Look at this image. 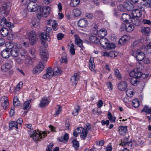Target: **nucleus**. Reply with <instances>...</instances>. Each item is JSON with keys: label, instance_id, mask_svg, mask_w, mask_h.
Instances as JSON below:
<instances>
[{"label": "nucleus", "instance_id": "12", "mask_svg": "<svg viewBox=\"0 0 151 151\" xmlns=\"http://www.w3.org/2000/svg\"><path fill=\"white\" fill-rule=\"evenodd\" d=\"M127 86V83L125 81H122L118 83L117 86L118 89L121 91L126 90Z\"/></svg>", "mask_w": 151, "mask_h": 151}, {"label": "nucleus", "instance_id": "46", "mask_svg": "<svg viewBox=\"0 0 151 151\" xmlns=\"http://www.w3.org/2000/svg\"><path fill=\"white\" fill-rule=\"evenodd\" d=\"M31 102V100L30 99L28 101H25L24 104L23 109L24 110L27 109L28 108H30L31 106H29L30 103Z\"/></svg>", "mask_w": 151, "mask_h": 151}, {"label": "nucleus", "instance_id": "25", "mask_svg": "<svg viewBox=\"0 0 151 151\" xmlns=\"http://www.w3.org/2000/svg\"><path fill=\"white\" fill-rule=\"evenodd\" d=\"M97 34L99 37H104L106 35L107 32L105 29H101L98 32Z\"/></svg>", "mask_w": 151, "mask_h": 151}, {"label": "nucleus", "instance_id": "41", "mask_svg": "<svg viewBox=\"0 0 151 151\" xmlns=\"http://www.w3.org/2000/svg\"><path fill=\"white\" fill-rule=\"evenodd\" d=\"M114 75L119 80L121 79L122 76L119 70L117 68H115L114 69Z\"/></svg>", "mask_w": 151, "mask_h": 151}, {"label": "nucleus", "instance_id": "27", "mask_svg": "<svg viewBox=\"0 0 151 151\" xmlns=\"http://www.w3.org/2000/svg\"><path fill=\"white\" fill-rule=\"evenodd\" d=\"M141 29L142 33L146 36H147L150 32V28L149 27H143Z\"/></svg>", "mask_w": 151, "mask_h": 151}, {"label": "nucleus", "instance_id": "53", "mask_svg": "<svg viewBox=\"0 0 151 151\" xmlns=\"http://www.w3.org/2000/svg\"><path fill=\"white\" fill-rule=\"evenodd\" d=\"M13 104L14 106H19L20 105V101L17 96H16L14 97Z\"/></svg>", "mask_w": 151, "mask_h": 151}, {"label": "nucleus", "instance_id": "9", "mask_svg": "<svg viewBox=\"0 0 151 151\" xmlns=\"http://www.w3.org/2000/svg\"><path fill=\"white\" fill-rule=\"evenodd\" d=\"M29 3L27 6V8L29 11L30 12H34L37 11L39 7L37 4L34 1H31Z\"/></svg>", "mask_w": 151, "mask_h": 151}, {"label": "nucleus", "instance_id": "21", "mask_svg": "<svg viewBox=\"0 0 151 151\" xmlns=\"http://www.w3.org/2000/svg\"><path fill=\"white\" fill-rule=\"evenodd\" d=\"M121 18L122 20L126 23L128 22L129 21H130L131 17L127 14L123 13L121 16Z\"/></svg>", "mask_w": 151, "mask_h": 151}, {"label": "nucleus", "instance_id": "56", "mask_svg": "<svg viewBox=\"0 0 151 151\" xmlns=\"http://www.w3.org/2000/svg\"><path fill=\"white\" fill-rule=\"evenodd\" d=\"M50 12V8L48 6H46L43 9V14L47 15L49 14Z\"/></svg>", "mask_w": 151, "mask_h": 151}, {"label": "nucleus", "instance_id": "8", "mask_svg": "<svg viewBox=\"0 0 151 151\" xmlns=\"http://www.w3.org/2000/svg\"><path fill=\"white\" fill-rule=\"evenodd\" d=\"M143 67H142L141 64L139 63L137 65V69H136V78H145L147 77V76L143 74L141 70H142Z\"/></svg>", "mask_w": 151, "mask_h": 151}, {"label": "nucleus", "instance_id": "42", "mask_svg": "<svg viewBox=\"0 0 151 151\" xmlns=\"http://www.w3.org/2000/svg\"><path fill=\"white\" fill-rule=\"evenodd\" d=\"M82 127H78L76 129L74 130L73 132V135L74 136L76 137L78 136V134L81 132Z\"/></svg>", "mask_w": 151, "mask_h": 151}, {"label": "nucleus", "instance_id": "11", "mask_svg": "<svg viewBox=\"0 0 151 151\" xmlns=\"http://www.w3.org/2000/svg\"><path fill=\"white\" fill-rule=\"evenodd\" d=\"M53 76L52 69L50 67H48L46 69V72L44 74L42 77L45 79H49Z\"/></svg>", "mask_w": 151, "mask_h": 151}, {"label": "nucleus", "instance_id": "52", "mask_svg": "<svg viewBox=\"0 0 151 151\" xmlns=\"http://www.w3.org/2000/svg\"><path fill=\"white\" fill-rule=\"evenodd\" d=\"M80 2V0H71L70 5L73 7H76Z\"/></svg>", "mask_w": 151, "mask_h": 151}, {"label": "nucleus", "instance_id": "28", "mask_svg": "<svg viewBox=\"0 0 151 151\" xmlns=\"http://www.w3.org/2000/svg\"><path fill=\"white\" fill-rule=\"evenodd\" d=\"M124 7L128 11L131 10L133 8V5L129 2H124Z\"/></svg>", "mask_w": 151, "mask_h": 151}, {"label": "nucleus", "instance_id": "20", "mask_svg": "<svg viewBox=\"0 0 151 151\" xmlns=\"http://www.w3.org/2000/svg\"><path fill=\"white\" fill-rule=\"evenodd\" d=\"M141 44V43L139 41H135L134 42L132 45V53L133 50H134V51H138L139 50L138 47H140Z\"/></svg>", "mask_w": 151, "mask_h": 151}, {"label": "nucleus", "instance_id": "24", "mask_svg": "<svg viewBox=\"0 0 151 151\" xmlns=\"http://www.w3.org/2000/svg\"><path fill=\"white\" fill-rule=\"evenodd\" d=\"M129 39V37L128 36L126 35H124L119 39L118 43L120 44H124L126 43Z\"/></svg>", "mask_w": 151, "mask_h": 151}, {"label": "nucleus", "instance_id": "43", "mask_svg": "<svg viewBox=\"0 0 151 151\" xmlns=\"http://www.w3.org/2000/svg\"><path fill=\"white\" fill-rule=\"evenodd\" d=\"M82 132L81 135V138L83 139H85L87 134V129H83L82 128Z\"/></svg>", "mask_w": 151, "mask_h": 151}, {"label": "nucleus", "instance_id": "26", "mask_svg": "<svg viewBox=\"0 0 151 151\" xmlns=\"http://www.w3.org/2000/svg\"><path fill=\"white\" fill-rule=\"evenodd\" d=\"M100 44L101 46L104 48L106 46V45L108 42V40L106 38L102 37L99 40Z\"/></svg>", "mask_w": 151, "mask_h": 151}, {"label": "nucleus", "instance_id": "2", "mask_svg": "<svg viewBox=\"0 0 151 151\" xmlns=\"http://www.w3.org/2000/svg\"><path fill=\"white\" fill-rule=\"evenodd\" d=\"M13 62L11 60L9 63H7L2 65L1 67V71L4 72H9V74H12L13 71L11 69L13 67Z\"/></svg>", "mask_w": 151, "mask_h": 151}, {"label": "nucleus", "instance_id": "51", "mask_svg": "<svg viewBox=\"0 0 151 151\" xmlns=\"http://www.w3.org/2000/svg\"><path fill=\"white\" fill-rule=\"evenodd\" d=\"M92 112L94 114L99 115L101 114L102 112L101 109L96 107L92 109Z\"/></svg>", "mask_w": 151, "mask_h": 151}, {"label": "nucleus", "instance_id": "3", "mask_svg": "<svg viewBox=\"0 0 151 151\" xmlns=\"http://www.w3.org/2000/svg\"><path fill=\"white\" fill-rule=\"evenodd\" d=\"M22 45L19 43L15 44V45L10 51L11 55L14 57H16L19 54V50L22 48Z\"/></svg>", "mask_w": 151, "mask_h": 151}, {"label": "nucleus", "instance_id": "38", "mask_svg": "<svg viewBox=\"0 0 151 151\" xmlns=\"http://www.w3.org/2000/svg\"><path fill=\"white\" fill-rule=\"evenodd\" d=\"M115 47V45L112 43H110L109 41L106 45L104 48L107 49H112Z\"/></svg>", "mask_w": 151, "mask_h": 151}, {"label": "nucleus", "instance_id": "40", "mask_svg": "<svg viewBox=\"0 0 151 151\" xmlns=\"http://www.w3.org/2000/svg\"><path fill=\"white\" fill-rule=\"evenodd\" d=\"M40 38L42 39L46 40L48 41H50V39L49 38V37L47 36V34L45 32H42L41 33L40 35Z\"/></svg>", "mask_w": 151, "mask_h": 151}, {"label": "nucleus", "instance_id": "4", "mask_svg": "<svg viewBox=\"0 0 151 151\" xmlns=\"http://www.w3.org/2000/svg\"><path fill=\"white\" fill-rule=\"evenodd\" d=\"M11 4L10 2H8L4 4L2 7L0 9V12L2 14L7 15L9 13L11 9Z\"/></svg>", "mask_w": 151, "mask_h": 151}, {"label": "nucleus", "instance_id": "29", "mask_svg": "<svg viewBox=\"0 0 151 151\" xmlns=\"http://www.w3.org/2000/svg\"><path fill=\"white\" fill-rule=\"evenodd\" d=\"M90 40L92 43L97 44L99 42V39L95 35H91L89 38Z\"/></svg>", "mask_w": 151, "mask_h": 151}, {"label": "nucleus", "instance_id": "7", "mask_svg": "<svg viewBox=\"0 0 151 151\" xmlns=\"http://www.w3.org/2000/svg\"><path fill=\"white\" fill-rule=\"evenodd\" d=\"M132 54L133 56L136 57L137 60L139 61H142L145 57V54L143 52L138 51H134L133 50Z\"/></svg>", "mask_w": 151, "mask_h": 151}, {"label": "nucleus", "instance_id": "47", "mask_svg": "<svg viewBox=\"0 0 151 151\" xmlns=\"http://www.w3.org/2000/svg\"><path fill=\"white\" fill-rule=\"evenodd\" d=\"M56 110L55 111V115H58L60 114L61 112L62 107L60 105H57L56 107Z\"/></svg>", "mask_w": 151, "mask_h": 151}, {"label": "nucleus", "instance_id": "49", "mask_svg": "<svg viewBox=\"0 0 151 151\" xmlns=\"http://www.w3.org/2000/svg\"><path fill=\"white\" fill-rule=\"evenodd\" d=\"M80 109V108L79 106H76L72 112V114L74 116L77 115Z\"/></svg>", "mask_w": 151, "mask_h": 151}, {"label": "nucleus", "instance_id": "39", "mask_svg": "<svg viewBox=\"0 0 151 151\" xmlns=\"http://www.w3.org/2000/svg\"><path fill=\"white\" fill-rule=\"evenodd\" d=\"M89 69L91 70H94V68L95 67V65L94 64V62H93V58H91L89 62Z\"/></svg>", "mask_w": 151, "mask_h": 151}, {"label": "nucleus", "instance_id": "37", "mask_svg": "<svg viewBox=\"0 0 151 151\" xmlns=\"http://www.w3.org/2000/svg\"><path fill=\"white\" fill-rule=\"evenodd\" d=\"M15 45L14 43L12 41L7 42L5 43V46L7 49L10 50L12 49Z\"/></svg>", "mask_w": 151, "mask_h": 151}, {"label": "nucleus", "instance_id": "16", "mask_svg": "<svg viewBox=\"0 0 151 151\" xmlns=\"http://www.w3.org/2000/svg\"><path fill=\"white\" fill-rule=\"evenodd\" d=\"M78 26L81 27L83 28L87 26L88 23L87 20L85 18L80 19L78 22Z\"/></svg>", "mask_w": 151, "mask_h": 151}, {"label": "nucleus", "instance_id": "44", "mask_svg": "<svg viewBox=\"0 0 151 151\" xmlns=\"http://www.w3.org/2000/svg\"><path fill=\"white\" fill-rule=\"evenodd\" d=\"M130 82L131 84L134 86H136L139 83L138 81L137 80L136 77H133L130 80Z\"/></svg>", "mask_w": 151, "mask_h": 151}, {"label": "nucleus", "instance_id": "36", "mask_svg": "<svg viewBox=\"0 0 151 151\" xmlns=\"http://www.w3.org/2000/svg\"><path fill=\"white\" fill-rule=\"evenodd\" d=\"M134 29V26L132 24L127 23V26L126 27V30L127 32H131Z\"/></svg>", "mask_w": 151, "mask_h": 151}, {"label": "nucleus", "instance_id": "55", "mask_svg": "<svg viewBox=\"0 0 151 151\" xmlns=\"http://www.w3.org/2000/svg\"><path fill=\"white\" fill-rule=\"evenodd\" d=\"M73 12L75 17H78L81 14V12L78 9H75L73 10Z\"/></svg>", "mask_w": 151, "mask_h": 151}, {"label": "nucleus", "instance_id": "48", "mask_svg": "<svg viewBox=\"0 0 151 151\" xmlns=\"http://www.w3.org/2000/svg\"><path fill=\"white\" fill-rule=\"evenodd\" d=\"M132 105L135 108L138 107L139 105V101L138 99H135L132 101Z\"/></svg>", "mask_w": 151, "mask_h": 151}, {"label": "nucleus", "instance_id": "58", "mask_svg": "<svg viewBox=\"0 0 151 151\" xmlns=\"http://www.w3.org/2000/svg\"><path fill=\"white\" fill-rule=\"evenodd\" d=\"M127 141V140L126 141ZM129 145H132V143L131 142H128L127 141H123L122 142L120 145L122 146L123 147H127V146H129Z\"/></svg>", "mask_w": 151, "mask_h": 151}, {"label": "nucleus", "instance_id": "31", "mask_svg": "<svg viewBox=\"0 0 151 151\" xmlns=\"http://www.w3.org/2000/svg\"><path fill=\"white\" fill-rule=\"evenodd\" d=\"M127 126H121L119 127V133L121 135H124L127 131Z\"/></svg>", "mask_w": 151, "mask_h": 151}, {"label": "nucleus", "instance_id": "33", "mask_svg": "<svg viewBox=\"0 0 151 151\" xmlns=\"http://www.w3.org/2000/svg\"><path fill=\"white\" fill-rule=\"evenodd\" d=\"M126 93L127 96L129 97H132L133 95V89L132 88L130 87L126 90Z\"/></svg>", "mask_w": 151, "mask_h": 151}, {"label": "nucleus", "instance_id": "59", "mask_svg": "<svg viewBox=\"0 0 151 151\" xmlns=\"http://www.w3.org/2000/svg\"><path fill=\"white\" fill-rule=\"evenodd\" d=\"M103 12L99 10H96L94 14L95 16L96 17H99L102 16Z\"/></svg>", "mask_w": 151, "mask_h": 151}, {"label": "nucleus", "instance_id": "6", "mask_svg": "<svg viewBox=\"0 0 151 151\" xmlns=\"http://www.w3.org/2000/svg\"><path fill=\"white\" fill-rule=\"evenodd\" d=\"M28 36L29 38V41L31 45H33L36 43L37 38L36 34L34 31H32L29 32Z\"/></svg>", "mask_w": 151, "mask_h": 151}, {"label": "nucleus", "instance_id": "13", "mask_svg": "<svg viewBox=\"0 0 151 151\" xmlns=\"http://www.w3.org/2000/svg\"><path fill=\"white\" fill-rule=\"evenodd\" d=\"M40 54L42 60L44 62H46L48 58L47 51L45 50H42L40 52Z\"/></svg>", "mask_w": 151, "mask_h": 151}, {"label": "nucleus", "instance_id": "64", "mask_svg": "<svg viewBox=\"0 0 151 151\" xmlns=\"http://www.w3.org/2000/svg\"><path fill=\"white\" fill-rule=\"evenodd\" d=\"M58 23L56 22L54 20L53 23L52 25V28L53 30L56 31L58 29Z\"/></svg>", "mask_w": 151, "mask_h": 151}, {"label": "nucleus", "instance_id": "60", "mask_svg": "<svg viewBox=\"0 0 151 151\" xmlns=\"http://www.w3.org/2000/svg\"><path fill=\"white\" fill-rule=\"evenodd\" d=\"M70 52L72 55L75 54V49L74 45L72 43L71 44L70 48Z\"/></svg>", "mask_w": 151, "mask_h": 151}, {"label": "nucleus", "instance_id": "10", "mask_svg": "<svg viewBox=\"0 0 151 151\" xmlns=\"http://www.w3.org/2000/svg\"><path fill=\"white\" fill-rule=\"evenodd\" d=\"M74 37L76 44L81 48V51H83L84 50V47L82 44L83 41L77 35H75Z\"/></svg>", "mask_w": 151, "mask_h": 151}, {"label": "nucleus", "instance_id": "22", "mask_svg": "<svg viewBox=\"0 0 151 151\" xmlns=\"http://www.w3.org/2000/svg\"><path fill=\"white\" fill-rule=\"evenodd\" d=\"M1 56L5 58H8L9 57L10 52L9 50L5 49L4 50L1 52Z\"/></svg>", "mask_w": 151, "mask_h": 151}, {"label": "nucleus", "instance_id": "32", "mask_svg": "<svg viewBox=\"0 0 151 151\" xmlns=\"http://www.w3.org/2000/svg\"><path fill=\"white\" fill-rule=\"evenodd\" d=\"M1 35L4 37L7 35L9 33L8 29L6 28H3L0 31Z\"/></svg>", "mask_w": 151, "mask_h": 151}, {"label": "nucleus", "instance_id": "61", "mask_svg": "<svg viewBox=\"0 0 151 151\" xmlns=\"http://www.w3.org/2000/svg\"><path fill=\"white\" fill-rule=\"evenodd\" d=\"M27 54V52L25 50H22L20 52L21 56L25 58L28 56Z\"/></svg>", "mask_w": 151, "mask_h": 151}, {"label": "nucleus", "instance_id": "62", "mask_svg": "<svg viewBox=\"0 0 151 151\" xmlns=\"http://www.w3.org/2000/svg\"><path fill=\"white\" fill-rule=\"evenodd\" d=\"M15 62L19 64H22L23 62V60L19 57L15 58L14 59Z\"/></svg>", "mask_w": 151, "mask_h": 151}, {"label": "nucleus", "instance_id": "57", "mask_svg": "<svg viewBox=\"0 0 151 151\" xmlns=\"http://www.w3.org/2000/svg\"><path fill=\"white\" fill-rule=\"evenodd\" d=\"M22 84L23 83L22 82H20L17 85L15 88V92H17L20 90L22 87Z\"/></svg>", "mask_w": 151, "mask_h": 151}, {"label": "nucleus", "instance_id": "1", "mask_svg": "<svg viewBox=\"0 0 151 151\" xmlns=\"http://www.w3.org/2000/svg\"><path fill=\"white\" fill-rule=\"evenodd\" d=\"M46 134L45 132H41L38 130H35L31 132L30 137H32L35 141H40L42 138L45 137Z\"/></svg>", "mask_w": 151, "mask_h": 151}, {"label": "nucleus", "instance_id": "34", "mask_svg": "<svg viewBox=\"0 0 151 151\" xmlns=\"http://www.w3.org/2000/svg\"><path fill=\"white\" fill-rule=\"evenodd\" d=\"M9 127L10 128H13L15 127L16 129H18V122L12 121L9 124Z\"/></svg>", "mask_w": 151, "mask_h": 151}, {"label": "nucleus", "instance_id": "30", "mask_svg": "<svg viewBox=\"0 0 151 151\" xmlns=\"http://www.w3.org/2000/svg\"><path fill=\"white\" fill-rule=\"evenodd\" d=\"M137 17H132L130 21L135 25L138 26L141 24V22L140 20Z\"/></svg>", "mask_w": 151, "mask_h": 151}, {"label": "nucleus", "instance_id": "63", "mask_svg": "<svg viewBox=\"0 0 151 151\" xmlns=\"http://www.w3.org/2000/svg\"><path fill=\"white\" fill-rule=\"evenodd\" d=\"M144 6L147 8L151 7V0H148L144 4Z\"/></svg>", "mask_w": 151, "mask_h": 151}, {"label": "nucleus", "instance_id": "19", "mask_svg": "<svg viewBox=\"0 0 151 151\" xmlns=\"http://www.w3.org/2000/svg\"><path fill=\"white\" fill-rule=\"evenodd\" d=\"M132 14L133 17H139L141 16L142 13L140 9H136L132 10Z\"/></svg>", "mask_w": 151, "mask_h": 151}, {"label": "nucleus", "instance_id": "5", "mask_svg": "<svg viewBox=\"0 0 151 151\" xmlns=\"http://www.w3.org/2000/svg\"><path fill=\"white\" fill-rule=\"evenodd\" d=\"M45 66V64L44 63H43L42 62H40L33 69V73L35 74H39L44 69Z\"/></svg>", "mask_w": 151, "mask_h": 151}, {"label": "nucleus", "instance_id": "15", "mask_svg": "<svg viewBox=\"0 0 151 151\" xmlns=\"http://www.w3.org/2000/svg\"><path fill=\"white\" fill-rule=\"evenodd\" d=\"M1 105L3 108L5 109L9 104L8 98L6 96H3L1 99Z\"/></svg>", "mask_w": 151, "mask_h": 151}, {"label": "nucleus", "instance_id": "23", "mask_svg": "<svg viewBox=\"0 0 151 151\" xmlns=\"http://www.w3.org/2000/svg\"><path fill=\"white\" fill-rule=\"evenodd\" d=\"M62 72V68L60 67H56L54 68L52 73L53 76H59Z\"/></svg>", "mask_w": 151, "mask_h": 151}, {"label": "nucleus", "instance_id": "14", "mask_svg": "<svg viewBox=\"0 0 151 151\" xmlns=\"http://www.w3.org/2000/svg\"><path fill=\"white\" fill-rule=\"evenodd\" d=\"M49 102L50 101L46 97H43L40 101L39 106L41 108H44L48 105Z\"/></svg>", "mask_w": 151, "mask_h": 151}, {"label": "nucleus", "instance_id": "54", "mask_svg": "<svg viewBox=\"0 0 151 151\" xmlns=\"http://www.w3.org/2000/svg\"><path fill=\"white\" fill-rule=\"evenodd\" d=\"M23 39H24V40L23 41V46L25 47H27L29 46L30 42L29 41L28 39L24 37H23Z\"/></svg>", "mask_w": 151, "mask_h": 151}, {"label": "nucleus", "instance_id": "45", "mask_svg": "<svg viewBox=\"0 0 151 151\" xmlns=\"http://www.w3.org/2000/svg\"><path fill=\"white\" fill-rule=\"evenodd\" d=\"M25 60V64L28 65L32 64L33 63L32 59L29 56H27Z\"/></svg>", "mask_w": 151, "mask_h": 151}, {"label": "nucleus", "instance_id": "50", "mask_svg": "<svg viewBox=\"0 0 151 151\" xmlns=\"http://www.w3.org/2000/svg\"><path fill=\"white\" fill-rule=\"evenodd\" d=\"M73 144V147H74L76 150H77L79 147V142L76 139H74L72 141Z\"/></svg>", "mask_w": 151, "mask_h": 151}, {"label": "nucleus", "instance_id": "35", "mask_svg": "<svg viewBox=\"0 0 151 151\" xmlns=\"http://www.w3.org/2000/svg\"><path fill=\"white\" fill-rule=\"evenodd\" d=\"M107 116L108 119L111 122L114 123L115 122L116 117L113 115L110 112H108Z\"/></svg>", "mask_w": 151, "mask_h": 151}, {"label": "nucleus", "instance_id": "17", "mask_svg": "<svg viewBox=\"0 0 151 151\" xmlns=\"http://www.w3.org/2000/svg\"><path fill=\"white\" fill-rule=\"evenodd\" d=\"M1 23H3L4 25L10 28H12L14 27V24L12 22L7 20L6 18L4 17L1 19Z\"/></svg>", "mask_w": 151, "mask_h": 151}, {"label": "nucleus", "instance_id": "18", "mask_svg": "<svg viewBox=\"0 0 151 151\" xmlns=\"http://www.w3.org/2000/svg\"><path fill=\"white\" fill-rule=\"evenodd\" d=\"M79 78V76L77 73H75L71 77L70 81L73 86H76V85Z\"/></svg>", "mask_w": 151, "mask_h": 151}]
</instances>
